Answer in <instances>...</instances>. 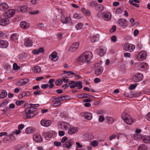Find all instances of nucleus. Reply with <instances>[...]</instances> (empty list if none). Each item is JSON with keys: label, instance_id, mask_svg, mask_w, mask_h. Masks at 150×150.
<instances>
[{"label": "nucleus", "instance_id": "2eb2a0df", "mask_svg": "<svg viewBox=\"0 0 150 150\" xmlns=\"http://www.w3.org/2000/svg\"><path fill=\"white\" fill-rule=\"evenodd\" d=\"M52 123V121L50 120H42L40 122V124L42 126L48 127Z\"/></svg>", "mask_w": 150, "mask_h": 150}, {"label": "nucleus", "instance_id": "a211bd4d", "mask_svg": "<svg viewBox=\"0 0 150 150\" xmlns=\"http://www.w3.org/2000/svg\"><path fill=\"white\" fill-rule=\"evenodd\" d=\"M20 25L21 28L23 29L28 28L30 26V24L29 23L25 21L21 22Z\"/></svg>", "mask_w": 150, "mask_h": 150}, {"label": "nucleus", "instance_id": "f704fd0d", "mask_svg": "<svg viewBox=\"0 0 150 150\" xmlns=\"http://www.w3.org/2000/svg\"><path fill=\"white\" fill-rule=\"evenodd\" d=\"M147 149L146 146L145 144H142L139 146L138 148V150H147Z\"/></svg>", "mask_w": 150, "mask_h": 150}, {"label": "nucleus", "instance_id": "0e129e2a", "mask_svg": "<svg viewBox=\"0 0 150 150\" xmlns=\"http://www.w3.org/2000/svg\"><path fill=\"white\" fill-rule=\"evenodd\" d=\"M68 138L67 137L64 136L62 137L61 140V142L62 143H64L68 139Z\"/></svg>", "mask_w": 150, "mask_h": 150}, {"label": "nucleus", "instance_id": "2f4dec72", "mask_svg": "<svg viewBox=\"0 0 150 150\" xmlns=\"http://www.w3.org/2000/svg\"><path fill=\"white\" fill-rule=\"evenodd\" d=\"M7 95V92L5 90H3L0 94V99H3L6 97Z\"/></svg>", "mask_w": 150, "mask_h": 150}, {"label": "nucleus", "instance_id": "e433bc0d", "mask_svg": "<svg viewBox=\"0 0 150 150\" xmlns=\"http://www.w3.org/2000/svg\"><path fill=\"white\" fill-rule=\"evenodd\" d=\"M34 132V129L31 127H28L25 129V132L27 134L32 133Z\"/></svg>", "mask_w": 150, "mask_h": 150}, {"label": "nucleus", "instance_id": "7ed1b4c3", "mask_svg": "<svg viewBox=\"0 0 150 150\" xmlns=\"http://www.w3.org/2000/svg\"><path fill=\"white\" fill-rule=\"evenodd\" d=\"M121 117L125 122L129 125H131L133 123L132 117L126 112H123L121 115Z\"/></svg>", "mask_w": 150, "mask_h": 150}, {"label": "nucleus", "instance_id": "0eeeda50", "mask_svg": "<svg viewBox=\"0 0 150 150\" xmlns=\"http://www.w3.org/2000/svg\"><path fill=\"white\" fill-rule=\"evenodd\" d=\"M143 77V76L142 74L141 73H138L133 76L132 80L134 82H137L142 80Z\"/></svg>", "mask_w": 150, "mask_h": 150}, {"label": "nucleus", "instance_id": "58836bf2", "mask_svg": "<svg viewBox=\"0 0 150 150\" xmlns=\"http://www.w3.org/2000/svg\"><path fill=\"white\" fill-rule=\"evenodd\" d=\"M143 141L145 143H150V137L147 136L143 139Z\"/></svg>", "mask_w": 150, "mask_h": 150}, {"label": "nucleus", "instance_id": "864d4df0", "mask_svg": "<svg viewBox=\"0 0 150 150\" xmlns=\"http://www.w3.org/2000/svg\"><path fill=\"white\" fill-rule=\"evenodd\" d=\"M33 93L35 95H39L41 94L42 92L40 90H37L34 92Z\"/></svg>", "mask_w": 150, "mask_h": 150}, {"label": "nucleus", "instance_id": "8fccbe9b", "mask_svg": "<svg viewBox=\"0 0 150 150\" xmlns=\"http://www.w3.org/2000/svg\"><path fill=\"white\" fill-rule=\"evenodd\" d=\"M132 96L133 98L139 96L141 94V93L140 92L139 93H135L133 91Z\"/></svg>", "mask_w": 150, "mask_h": 150}, {"label": "nucleus", "instance_id": "20e7f679", "mask_svg": "<svg viewBox=\"0 0 150 150\" xmlns=\"http://www.w3.org/2000/svg\"><path fill=\"white\" fill-rule=\"evenodd\" d=\"M58 127L61 129L64 130L68 129L70 126L69 123L64 121H60L57 124Z\"/></svg>", "mask_w": 150, "mask_h": 150}, {"label": "nucleus", "instance_id": "774afa93", "mask_svg": "<svg viewBox=\"0 0 150 150\" xmlns=\"http://www.w3.org/2000/svg\"><path fill=\"white\" fill-rule=\"evenodd\" d=\"M116 135L115 134H112L111 136H110L109 138L110 141L112 140L113 139H115L116 138Z\"/></svg>", "mask_w": 150, "mask_h": 150}, {"label": "nucleus", "instance_id": "a878e982", "mask_svg": "<svg viewBox=\"0 0 150 150\" xmlns=\"http://www.w3.org/2000/svg\"><path fill=\"white\" fill-rule=\"evenodd\" d=\"M9 21L7 19H2L0 20V24L2 25H4L9 24Z\"/></svg>", "mask_w": 150, "mask_h": 150}, {"label": "nucleus", "instance_id": "423d86ee", "mask_svg": "<svg viewBox=\"0 0 150 150\" xmlns=\"http://www.w3.org/2000/svg\"><path fill=\"white\" fill-rule=\"evenodd\" d=\"M135 48V45L131 44H126L123 46V49L124 50L129 52H133Z\"/></svg>", "mask_w": 150, "mask_h": 150}, {"label": "nucleus", "instance_id": "37998d69", "mask_svg": "<svg viewBox=\"0 0 150 150\" xmlns=\"http://www.w3.org/2000/svg\"><path fill=\"white\" fill-rule=\"evenodd\" d=\"M20 67L18 66L16 63H14L13 65V69L15 70H18L20 69Z\"/></svg>", "mask_w": 150, "mask_h": 150}, {"label": "nucleus", "instance_id": "a18cd8bd", "mask_svg": "<svg viewBox=\"0 0 150 150\" xmlns=\"http://www.w3.org/2000/svg\"><path fill=\"white\" fill-rule=\"evenodd\" d=\"M22 94L23 95V96H29L31 94L30 92L29 91H26L22 92Z\"/></svg>", "mask_w": 150, "mask_h": 150}, {"label": "nucleus", "instance_id": "39448f33", "mask_svg": "<svg viewBox=\"0 0 150 150\" xmlns=\"http://www.w3.org/2000/svg\"><path fill=\"white\" fill-rule=\"evenodd\" d=\"M15 13V11L13 9H10L6 11L3 14V16L6 19L11 18L14 15Z\"/></svg>", "mask_w": 150, "mask_h": 150}, {"label": "nucleus", "instance_id": "49530a36", "mask_svg": "<svg viewBox=\"0 0 150 150\" xmlns=\"http://www.w3.org/2000/svg\"><path fill=\"white\" fill-rule=\"evenodd\" d=\"M73 17L75 19H79L81 18L82 16L80 14H78L77 13H76L74 14L73 16Z\"/></svg>", "mask_w": 150, "mask_h": 150}, {"label": "nucleus", "instance_id": "ddd939ff", "mask_svg": "<svg viewBox=\"0 0 150 150\" xmlns=\"http://www.w3.org/2000/svg\"><path fill=\"white\" fill-rule=\"evenodd\" d=\"M57 54L56 52H53L52 54L49 56V57L51 59V60L53 61H56L58 59Z\"/></svg>", "mask_w": 150, "mask_h": 150}, {"label": "nucleus", "instance_id": "9b49d317", "mask_svg": "<svg viewBox=\"0 0 150 150\" xmlns=\"http://www.w3.org/2000/svg\"><path fill=\"white\" fill-rule=\"evenodd\" d=\"M79 46V44L76 42H74L70 47L69 50L71 52H73L77 50Z\"/></svg>", "mask_w": 150, "mask_h": 150}, {"label": "nucleus", "instance_id": "cd10ccee", "mask_svg": "<svg viewBox=\"0 0 150 150\" xmlns=\"http://www.w3.org/2000/svg\"><path fill=\"white\" fill-rule=\"evenodd\" d=\"M133 91L129 90L127 91L124 93L125 96L127 97L132 98H133L132 94Z\"/></svg>", "mask_w": 150, "mask_h": 150}, {"label": "nucleus", "instance_id": "6e6552de", "mask_svg": "<svg viewBox=\"0 0 150 150\" xmlns=\"http://www.w3.org/2000/svg\"><path fill=\"white\" fill-rule=\"evenodd\" d=\"M74 143V142L72 139H68L65 142L63 146L64 147L68 149H70L72 146V144Z\"/></svg>", "mask_w": 150, "mask_h": 150}, {"label": "nucleus", "instance_id": "f3484780", "mask_svg": "<svg viewBox=\"0 0 150 150\" xmlns=\"http://www.w3.org/2000/svg\"><path fill=\"white\" fill-rule=\"evenodd\" d=\"M103 69L101 67H99L96 68L95 70V74L97 76H98L100 75L103 72Z\"/></svg>", "mask_w": 150, "mask_h": 150}, {"label": "nucleus", "instance_id": "69168bd1", "mask_svg": "<svg viewBox=\"0 0 150 150\" xmlns=\"http://www.w3.org/2000/svg\"><path fill=\"white\" fill-rule=\"evenodd\" d=\"M25 126L23 124H20L18 125V129L21 130Z\"/></svg>", "mask_w": 150, "mask_h": 150}, {"label": "nucleus", "instance_id": "dca6fc26", "mask_svg": "<svg viewBox=\"0 0 150 150\" xmlns=\"http://www.w3.org/2000/svg\"><path fill=\"white\" fill-rule=\"evenodd\" d=\"M63 72L64 73L63 74H64V76L66 78H71L73 75H75L76 73L71 71H64Z\"/></svg>", "mask_w": 150, "mask_h": 150}, {"label": "nucleus", "instance_id": "de8ad7c7", "mask_svg": "<svg viewBox=\"0 0 150 150\" xmlns=\"http://www.w3.org/2000/svg\"><path fill=\"white\" fill-rule=\"evenodd\" d=\"M24 101L23 100H17L16 102V104L18 106H20L23 104L24 103Z\"/></svg>", "mask_w": 150, "mask_h": 150}, {"label": "nucleus", "instance_id": "603ef678", "mask_svg": "<svg viewBox=\"0 0 150 150\" xmlns=\"http://www.w3.org/2000/svg\"><path fill=\"white\" fill-rule=\"evenodd\" d=\"M129 3L131 5L135 6L137 7H139V5L138 4L136 3H134L133 2H132V1H129Z\"/></svg>", "mask_w": 150, "mask_h": 150}, {"label": "nucleus", "instance_id": "338daca9", "mask_svg": "<svg viewBox=\"0 0 150 150\" xmlns=\"http://www.w3.org/2000/svg\"><path fill=\"white\" fill-rule=\"evenodd\" d=\"M104 117L103 116H100L99 118V122H102L104 120Z\"/></svg>", "mask_w": 150, "mask_h": 150}, {"label": "nucleus", "instance_id": "f8f14e48", "mask_svg": "<svg viewBox=\"0 0 150 150\" xmlns=\"http://www.w3.org/2000/svg\"><path fill=\"white\" fill-rule=\"evenodd\" d=\"M118 24L120 25L126 27L128 25V22L127 20L122 18H120L118 20Z\"/></svg>", "mask_w": 150, "mask_h": 150}, {"label": "nucleus", "instance_id": "6e6d98bb", "mask_svg": "<svg viewBox=\"0 0 150 150\" xmlns=\"http://www.w3.org/2000/svg\"><path fill=\"white\" fill-rule=\"evenodd\" d=\"M61 104L60 101H57L55 102L53 105L54 106H57L60 105Z\"/></svg>", "mask_w": 150, "mask_h": 150}, {"label": "nucleus", "instance_id": "1a4fd4ad", "mask_svg": "<svg viewBox=\"0 0 150 150\" xmlns=\"http://www.w3.org/2000/svg\"><path fill=\"white\" fill-rule=\"evenodd\" d=\"M146 55V52L144 51H142L138 54L137 57V59L140 61H143L145 58Z\"/></svg>", "mask_w": 150, "mask_h": 150}, {"label": "nucleus", "instance_id": "9d476101", "mask_svg": "<svg viewBox=\"0 0 150 150\" xmlns=\"http://www.w3.org/2000/svg\"><path fill=\"white\" fill-rule=\"evenodd\" d=\"M78 132V129L76 127H71V125L69 128L68 131V134L72 135L75 134Z\"/></svg>", "mask_w": 150, "mask_h": 150}, {"label": "nucleus", "instance_id": "3c124183", "mask_svg": "<svg viewBox=\"0 0 150 150\" xmlns=\"http://www.w3.org/2000/svg\"><path fill=\"white\" fill-rule=\"evenodd\" d=\"M73 81H71L70 82L66 83L65 85H64V86H65V88H64V89H65L66 88H67L68 87L70 86L71 84H73Z\"/></svg>", "mask_w": 150, "mask_h": 150}, {"label": "nucleus", "instance_id": "13d9d810", "mask_svg": "<svg viewBox=\"0 0 150 150\" xmlns=\"http://www.w3.org/2000/svg\"><path fill=\"white\" fill-rule=\"evenodd\" d=\"M39 11H30L29 12V14L31 15H35L36 14H38L39 13Z\"/></svg>", "mask_w": 150, "mask_h": 150}, {"label": "nucleus", "instance_id": "bf43d9fd", "mask_svg": "<svg viewBox=\"0 0 150 150\" xmlns=\"http://www.w3.org/2000/svg\"><path fill=\"white\" fill-rule=\"evenodd\" d=\"M111 40L113 42H116L117 40L116 36L115 35H113L111 37Z\"/></svg>", "mask_w": 150, "mask_h": 150}, {"label": "nucleus", "instance_id": "ea45409f", "mask_svg": "<svg viewBox=\"0 0 150 150\" xmlns=\"http://www.w3.org/2000/svg\"><path fill=\"white\" fill-rule=\"evenodd\" d=\"M83 26V24L81 23H79L76 25V28L77 30L81 29Z\"/></svg>", "mask_w": 150, "mask_h": 150}, {"label": "nucleus", "instance_id": "4be33fe9", "mask_svg": "<svg viewBox=\"0 0 150 150\" xmlns=\"http://www.w3.org/2000/svg\"><path fill=\"white\" fill-rule=\"evenodd\" d=\"M33 139L38 143L40 142L42 140L41 137L39 135H35L33 137Z\"/></svg>", "mask_w": 150, "mask_h": 150}, {"label": "nucleus", "instance_id": "7c9ffc66", "mask_svg": "<svg viewBox=\"0 0 150 150\" xmlns=\"http://www.w3.org/2000/svg\"><path fill=\"white\" fill-rule=\"evenodd\" d=\"M73 84H75L76 87H78V89H80L82 87V82L80 81H73Z\"/></svg>", "mask_w": 150, "mask_h": 150}, {"label": "nucleus", "instance_id": "72a5a7b5", "mask_svg": "<svg viewBox=\"0 0 150 150\" xmlns=\"http://www.w3.org/2000/svg\"><path fill=\"white\" fill-rule=\"evenodd\" d=\"M54 81V79H51L48 81V83L49 84V87L50 88H52L54 87V84L53 83Z\"/></svg>", "mask_w": 150, "mask_h": 150}, {"label": "nucleus", "instance_id": "c9c22d12", "mask_svg": "<svg viewBox=\"0 0 150 150\" xmlns=\"http://www.w3.org/2000/svg\"><path fill=\"white\" fill-rule=\"evenodd\" d=\"M88 94L84 93L82 94H78L77 95V97L79 98H83L88 97Z\"/></svg>", "mask_w": 150, "mask_h": 150}, {"label": "nucleus", "instance_id": "79ce46f5", "mask_svg": "<svg viewBox=\"0 0 150 150\" xmlns=\"http://www.w3.org/2000/svg\"><path fill=\"white\" fill-rule=\"evenodd\" d=\"M91 144L92 146L95 147L98 145V142L96 140H93L91 142Z\"/></svg>", "mask_w": 150, "mask_h": 150}, {"label": "nucleus", "instance_id": "aec40b11", "mask_svg": "<svg viewBox=\"0 0 150 150\" xmlns=\"http://www.w3.org/2000/svg\"><path fill=\"white\" fill-rule=\"evenodd\" d=\"M19 34L17 33H14L11 35L10 37L11 40L16 42L18 39Z\"/></svg>", "mask_w": 150, "mask_h": 150}, {"label": "nucleus", "instance_id": "f257e3e1", "mask_svg": "<svg viewBox=\"0 0 150 150\" xmlns=\"http://www.w3.org/2000/svg\"><path fill=\"white\" fill-rule=\"evenodd\" d=\"M39 104H30L28 105V108H26L25 110L26 115V119H29L33 117L35 115L34 112L37 110L36 107H38Z\"/></svg>", "mask_w": 150, "mask_h": 150}, {"label": "nucleus", "instance_id": "c85d7f7f", "mask_svg": "<svg viewBox=\"0 0 150 150\" xmlns=\"http://www.w3.org/2000/svg\"><path fill=\"white\" fill-rule=\"evenodd\" d=\"M104 19L105 21H108L111 18V14L110 12L105 13L104 14Z\"/></svg>", "mask_w": 150, "mask_h": 150}, {"label": "nucleus", "instance_id": "4c0bfd02", "mask_svg": "<svg viewBox=\"0 0 150 150\" xmlns=\"http://www.w3.org/2000/svg\"><path fill=\"white\" fill-rule=\"evenodd\" d=\"M96 8L97 11H102L103 9V5L100 4L96 6Z\"/></svg>", "mask_w": 150, "mask_h": 150}, {"label": "nucleus", "instance_id": "412c9836", "mask_svg": "<svg viewBox=\"0 0 150 150\" xmlns=\"http://www.w3.org/2000/svg\"><path fill=\"white\" fill-rule=\"evenodd\" d=\"M8 5L6 3H2L0 4V10H5L8 8Z\"/></svg>", "mask_w": 150, "mask_h": 150}, {"label": "nucleus", "instance_id": "c03bdc74", "mask_svg": "<svg viewBox=\"0 0 150 150\" xmlns=\"http://www.w3.org/2000/svg\"><path fill=\"white\" fill-rule=\"evenodd\" d=\"M97 4L96 2L93 1L89 4V5L91 7H95L97 6Z\"/></svg>", "mask_w": 150, "mask_h": 150}, {"label": "nucleus", "instance_id": "5fc2aeb1", "mask_svg": "<svg viewBox=\"0 0 150 150\" xmlns=\"http://www.w3.org/2000/svg\"><path fill=\"white\" fill-rule=\"evenodd\" d=\"M54 145L57 146H60L61 145V143L60 142L55 141L54 142Z\"/></svg>", "mask_w": 150, "mask_h": 150}, {"label": "nucleus", "instance_id": "6ab92c4d", "mask_svg": "<svg viewBox=\"0 0 150 150\" xmlns=\"http://www.w3.org/2000/svg\"><path fill=\"white\" fill-rule=\"evenodd\" d=\"M8 46V42L5 40L0 41V47L2 48H6Z\"/></svg>", "mask_w": 150, "mask_h": 150}, {"label": "nucleus", "instance_id": "393cba45", "mask_svg": "<svg viewBox=\"0 0 150 150\" xmlns=\"http://www.w3.org/2000/svg\"><path fill=\"white\" fill-rule=\"evenodd\" d=\"M99 38V35L98 34L92 36L91 38V41L92 42H94L98 40Z\"/></svg>", "mask_w": 150, "mask_h": 150}, {"label": "nucleus", "instance_id": "4468645a", "mask_svg": "<svg viewBox=\"0 0 150 150\" xmlns=\"http://www.w3.org/2000/svg\"><path fill=\"white\" fill-rule=\"evenodd\" d=\"M29 81V80L28 79H21L17 82V84L18 86H21L24 85Z\"/></svg>", "mask_w": 150, "mask_h": 150}, {"label": "nucleus", "instance_id": "bb28decb", "mask_svg": "<svg viewBox=\"0 0 150 150\" xmlns=\"http://www.w3.org/2000/svg\"><path fill=\"white\" fill-rule=\"evenodd\" d=\"M33 43V42L31 40L27 38L25 40L24 42V45L26 47H30L32 45Z\"/></svg>", "mask_w": 150, "mask_h": 150}, {"label": "nucleus", "instance_id": "a19ab883", "mask_svg": "<svg viewBox=\"0 0 150 150\" xmlns=\"http://www.w3.org/2000/svg\"><path fill=\"white\" fill-rule=\"evenodd\" d=\"M71 20V19L69 17H67L64 20H62V22L63 23H66Z\"/></svg>", "mask_w": 150, "mask_h": 150}, {"label": "nucleus", "instance_id": "f03ea898", "mask_svg": "<svg viewBox=\"0 0 150 150\" xmlns=\"http://www.w3.org/2000/svg\"><path fill=\"white\" fill-rule=\"evenodd\" d=\"M93 57L92 52L90 51L85 52L82 53L78 58V61L82 63H88Z\"/></svg>", "mask_w": 150, "mask_h": 150}, {"label": "nucleus", "instance_id": "09e8293b", "mask_svg": "<svg viewBox=\"0 0 150 150\" xmlns=\"http://www.w3.org/2000/svg\"><path fill=\"white\" fill-rule=\"evenodd\" d=\"M63 82V81L62 80H57L55 81V84L56 85L59 86L62 85Z\"/></svg>", "mask_w": 150, "mask_h": 150}, {"label": "nucleus", "instance_id": "b1692460", "mask_svg": "<svg viewBox=\"0 0 150 150\" xmlns=\"http://www.w3.org/2000/svg\"><path fill=\"white\" fill-rule=\"evenodd\" d=\"M28 7L26 5H23L20 6L18 8V10H20L22 12H26L28 10Z\"/></svg>", "mask_w": 150, "mask_h": 150}, {"label": "nucleus", "instance_id": "e2e57ef3", "mask_svg": "<svg viewBox=\"0 0 150 150\" xmlns=\"http://www.w3.org/2000/svg\"><path fill=\"white\" fill-rule=\"evenodd\" d=\"M116 29V26L115 25H113L112 28L110 29V32H114L115 30Z\"/></svg>", "mask_w": 150, "mask_h": 150}, {"label": "nucleus", "instance_id": "473e14b6", "mask_svg": "<svg viewBox=\"0 0 150 150\" xmlns=\"http://www.w3.org/2000/svg\"><path fill=\"white\" fill-rule=\"evenodd\" d=\"M85 118L88 120H91L92 118V115L90 113L86 112L85 114Z\"/></svg>", "mask_w": 150, "mask_h": 150}, {"label": "nucleus", "instance_id": "4d7b16f0", "mask_svg": "<svg viewBox=\"0 0 150 150\" xmlns=\"http://www.w3.org/2000/svg\"><path fill=\"white\" fill-rule=\"evenodd\" d=\"M122 9L121 8H117L116 10V12L117 14L121 13L122 12Z\"/></svg>", "mask_w": 150, "mask_h": 150}, {"label": "nucleus", "instance_id": "052dcab7", "mask_svg": "<svg viewBox=\"0 0 150 150\" xmlns=\"http://www.w3.org/2000/svg\"><path fill=\"white\" fill-rule=\"evenodd\" d=\"M6 102H7V104H6L7 105V104L8 103V102H7V101L6 100H4L3 101L2 103H1V105H0V107L5 106V104L6 103Z\"/></svg>", "mask_w": 150, "mask_h": 150}, {"label": "nucleus", "instance_id": "5701e85b", "mask_svg": "<svg viewBox=\"0 0 150 150\" xmlns=\"http://www.w3.org/2000/svg\"><path fill=\"white\" fill-rule=\"evenodd\" d=\"M106 50L104 47L100 48L98 50V54L100 56H102L106 53Z\"/></svg>", "mask_w": 150, "mask_h": 150}, {"label": "nucleus", "instance_id": "c756f323", "mask_svg": "<svg viewBox=\"0 0 150 150\" xmlns=\"http://www.w3.org/2000/svg\"><path fill=\"white\" fill-rule=\"evenodd\" d=\"M32 71L34 73H38L40 71L41 69L39 66H36L33 68Z\"/></svg>", "mask_w": 150, "mask_h": 150}, {"label": "nucleus", "instance_id": "680f3d73", "mask_svg": "<svg viewBox=\"0 0 150 150\" xmlns=\"http://www.w3.org/2000/svg\"><path fill=\"white\" fill-rule=\"evenodd\" d=\"M58 134L60 136H63L65 134V132L63 131H60L58 132Z\"/></svg>", "mask_w": 150, "mask_h": 150}]
</instances>
